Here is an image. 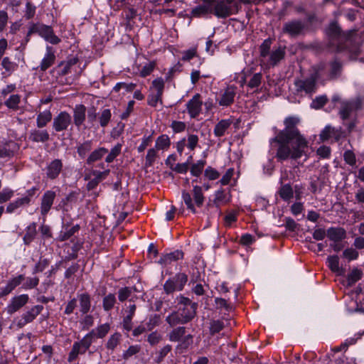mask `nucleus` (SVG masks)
I'll return each instance as SVG.
<instances>
[{"instance_id": "obj_58", "label": "nucleus", "mask_w": 364, "mask_h": 364, "mask_svg": "<svg viewBox=\"0 0 364 364\" xmlns=\"http://www.w3.org/2000/svg\"><path fill=\"white\" fill-rule=\"evenodd\" d=\"M152 87L156 93L162 95L164 88V80L161 77L154 80L152 82Z\"/></svg>"}, {"instance_id": "obj_57", "label": "nucleus", "mask_w": 364, "mask_h": 364, "mask_svg": "<svg viewBox=\"0 0 364 364\" xmlns=\"http://www.w3.org/2000/svg\"><path fill=\"white\" fill-rule=\"evenodd\" d=\"M327 102V97L325 95L316 97L311 103V107L313 109L321 108Z\"/></svg>"}, {"instance_id": "obj_21", "label": "nucleus", "mask_w": 364, "mask_h": 364, "mask_svg": "<svg viewBox=\"0 0 364 364\" xmlns=\"http://www.w3.org/2000/svg\"><path fill=\"white\" fill-rule=\"evenodd\" d=\"M183 252L182 251L175 250L173 252L163 255L161 257L159 263L164 265H168L171 264L173 262L183 259Z\"/></svg>"}, {"instance_id": "obj_61", "label": "nucleus", "mask_w": 364, "mask_h": 364, "mask_svg": "<svg viewBox=\"0 0 364 364\" xmlns=\"http://www.w3.org/2000/svg\"><path fill=\"white\" fill-rule=\"evenodd\" d=\"M156 66V63L154 61L149 62L145 64L141 70H140V75L143 77L150 75L151 72L154 70Z\"/></svg>"}, {"instance_id": "obj_16", "label": "nucleus", "mask_w": 364, "mask_h": 364, "mask_svg": "<svg viewBox=\"0 0 364 364\" xmlns=\"http://www.w3.org/2000/svg\"><path fill=\"white\" fill-rule=\"evenodd\" d=\"M198 94L195 95L187 103V109L191 117H196L201 111L202 102Z\"/></svg>"}, {"instance_id": "obj_4", "label": "nucleus", "mask_w": 364, "mask_h": 364, "mask_svg": "<svg viewBox=\"0 0 364 364\" xmlns=\"http://www.w3.org/2000/svg\"><path fill=\"white\" fill-rule=\"evenodd\" d=\"M192 195L193 199L191 193L186 191H182V198L187 208L193 213H196L197 211L195 206L201 207L205 200L203 188L197 185L194 186L192 190Z\"/></svg>"}, {"instance_id": "obj_52", "label": "nucleus", "mask_w": 364, "mask_h": 364, "mask_svg": "<svg viewBox=\"0 0 364 364\" xmlns=\"http://www.w3.org/2000/svg\"><path fill=\"white\" fill-rule=\"evenodd\" d=\"M116 302L115 296L112 294H109L103 299V308L105 311L112 309Z\"/></svg>"}, {"instance_id": "obj_10", "label": "nucleus", "mask_w": 364, "mask_h": 364, "mask_svg": "<svg viewBox=\"0 0 364 364\" xmlns=\"http://www.w3.org/2000/svg\"><path fill=\"white\" fill-rule=\"evenodd\" d=\"M29 300L28 294H21L14 296L6 308L8 314H13L24 306Z\"/></svg>"}, {"instance_id": "obj_45", "label": "nucleus", "mask_w": 364, "mask_h": 364, "mask_svg": "<svg viewBox=\"0 0 364 364\" xmlns=\"http://www.w3.org/2000/svg\"><path fill=\"white\" fill-rule=\"evenodd\" d=\"M229 200L228 193H225L223 190H218L215 192L214 203L217 206L227 203Z\"/></svg>"}, {"instance_id": "obj_41", "label": "nucleus", "mask_w": 364, "mask_h": 364, "mask_svg": "<svg viewBox=\"0 0 364 364\" xmlns=\"http://www.w3.org/2000/svg\"><path fill=\"white\" fill-rule=\"evenodd\" d=\"M320 137L322 141H326L331 137H334L338 140L339 136L336 134V130L330 126H326L324 129L321 132Z\"/></svg>"}, {"instance_id": "obj_62", "label": "nucleus", "mask_w": 364, "mask_h": 364, "mask_svg": "<svg viewBox=\"0 0 364 364\" xmlns=\"http://www.w3.org/2000/svg\"><path fill=\"white\" fill-rule=\"evenodd\" d=\"M204 175L210 181L215 180L220 176L219 172L211 166H208L205 168Z\"/></svg>"}, {"instance_id": "obj_14", "label": "nucleus", "mask_w": 364, "mask_h": 364, "mask_svg": "<svg viewBox=\"0 0 364 364\" xmlns=\"http://www.w3.org/2000/svg\"><path fill=\"white\" fill-rule=\"evenodd\" d=\"M193 311H192L189 314H188L187 315H183V318L181 314H178L176 311H173L166 318V321L171 326L173 327V326H175L180 323L183 324V323H188L191 319H193Z\"/></svg>"}, {"instance_id": "obj_36", "label": "nucleus", "mask_w": 364, "mask_h": 364, "mask_svg": "<svg viewBox=\"0 0 364 364\" xmlns=\"http://www.w3.org/2000/svg\"><path fill=\"white\" fill-rule=\"evenodd\" d=\"M186 333V328L181 326L173 328L168 334V338L170 341L179 342Z\"/></svg>"}, {"instance_id": "obj_28", "label": "nucleus", "mask_w": 364, "mask_h": 364, "mask_svg": "<svg viewBox=\"0 0 364 364\" xmlns=\"http://www.w3.org/2000/svg\"><path fill=\"white\" fill-rule=\"evenodd\" d=\"M235 88L234 87H228L221 96L219 104L221 106H228L231 105L235 96Z\"/></svg>"}, {"instance_id": "obj_48", "label": "nucleus", "mask_w": 364, "mask_h": 364, "mask_svg": "<svg viewBox=\"0 0 364 364\" xmlns=\"http://www.w3.org/2000/svg\"><path fill=\"white\" fill-rule=\"evenodd\" d=\"M206 162L205 160H199L196 163L192 164L191 167V173L193 176H199L204 168Z\"/></svg>"}, {"instance_id": "obj_43", "label": "nucleus", "mask_w": 364, "mask_h": 364, "mask_svg": "<svg viewBox=\"0 0 364 364\" xmlns=\"http://www.w3.org/2000/svg\"><path fill=\"white\" fill-rule=\"evenodd\" d=\"M193 336L191 334H188L181 339L178 342V344L176 346L177 350H180L181 351L186 350L193 344Z\"/></svg>"}, {"instance_id": "obj_20", "label": "nucleus", "mask_w": 364, "mask_h": 364, "mask_svg": "<svg viewBox=\"0 0 364 364\" xmlns=\"http://www.w3.org/2000/svg\"><path fill=\"white\" fill-rule=\"evenodd\" d=\"M109 173V170H105L104 171H92V174L94 176L91 179L87 185V188L88 190H92L97 187V186L104 180Z\"/></svg>"}, {"instance_id": "obj_64", "label": "nucleus", "mask_w": 364, "mask_h": 364, "mask_svg": "<svg viewBox=\"0 0 364 364\" xmlns=\"http://www.w3.org/2000/svg\"><path fill=\"white\" fill-rule=\"evenodd\" d=\"M162 95L154 92L151 94L148 97V104L151 107H156L158 103H161Z\"/></svg>"}, {"instance_id": "obj_47", "label": "nucleus", "mask_w": 364, "mask_h": 364, "mask_svg": "<svg viewBox=\"0 0 364 364\" xmlns=\"http://www.w3.org/2000/svg\"><path fill=\"white\" fill-rule=\"evenodd\" d=\"M121 339V334L119 333H114L108 339L106 347L108 350L113 351L117 346Z\"/></svg>"}, {"instance_id": "obj_34", "label": "nucleus", "mask_w": 364, "mask_h": 364, "mask_svg": "<svg viewBox=\"0 0 364 364\" xmlns=\"http://www.w3.org/2000/svg\"><path fill=\"white\" fill-rule=\"evenodd\" d=\"M21 96L18 94L11 95L9 98L5 100L4 105L10 109L18 110L19 104L21 103Z\"/></svg>"}, {"instance_id": "obj_13", "label": "nucleus", "mask_w": 364, "mask_h": 364, "mask_svg": "<svg viewBox=\"0 0 364 364\" xmlns=\"http://www.w3.org/2000/svg\"><path fill=\"white\" fill-rule=\"evenodd\" d=\"M19 149L17 143L14 141H0V157H11Z\"/></svg>"}, {"instance_id": "obj_17", "label": "nucleus", "mask_w": 364, "mask_h": 364, "mask_svg": "<svg viewBox=\"0 0 364 364\" xmlns=\"http://www.w3.org/2000/svg\"><path fill=\"white\" fill-rule=\"evenodd\" d=\"M213 5L210 0H203V4L195 7L191 14L194 17H200L209 14H213Z\"/></svg>"}, {"instance_id": "obj_9", "label": "nucleus", "mask_w": 364, "mask_h": 364, "mask_svg": "<svg viewBox=\"0 0 364 364\" xmlns=\"http://www.w3.org/2000/svg\"><path fill=\"white\" fill-rule=\"evenodd\" d=\"M43 309V306L42 305L33 306L31 309L23 313L21 318L17 320L16 326L18 328H21L26 324L31 323L41 313Z\"/></svg>"}, {"instance_id": "obj_31", "label": "nucleus", "mask_w": 364, "mask_h": 364, "mask_svg": "<svg viewBox=\"0 0 364 364\" xmlns=\"http://www.w3.org/2000/svg\"><path fill=\"white\" fill-rule=\"evenodd\" d=\"M30 203V198L28 196H24L21 198H18L12 203H10L6 207V212L11 213H14L18 208L28 205Z\"/></svg>"}, {"instance_id": "obj_25", "label": "nucleus", "mask_w": 364, "mask_h": 364, "mask_svg": "<svg viewBox=\"0 0 364 364\" xmlns=\"http://www.w3.org/2000/svg\"><path fill=\"white\" fill-rule=\"evenodd\" d=\"M25 279V277L23 274H20L17 277H13L9 279L6 284V285L2 288L1 294L3 295H8L10 294L17 286L21 284V282Z\"/></svg>"}, {"instance_id": "obj_27", "label": "nucleus", "mask_w": 364, "mask_h": 364, "mask_svg": "<svg viewBox=\"0 0 364 364\" xmlns=\"http://www.w3.org/2000/svg\"><path fill=\"white\" fill-rule=\"evenodd\" d=\"M79 301L80 311L82 314H87L91 307V298L87 293H83L77 295Z\"/></svg>"}, {"instance_id": "obj_46", "label": "nucleus", "mask_w": 364, "mask_h": 364, "mask_svg": "<svg viewBox=\"0 0 364 364\" xmlns=\"http://www.w3.org/2000/svg\"><path fill=\"white\" fill-rule=\"evenodd\" d=\"M82 348L80 346V345L78 343V342H75L73 344L72 350L69 353L68 358V362L71 363L77 358L78 355L84 354L85 352L82 351Z\"/></svg>"}, {"instance_id": "obj_35", "label": "nucleus", "mask_w": 364, "mask_h": 364, "mask_svg": "<svg viewBox=\"0 0 364 364\" xmlns=\"http://www.w3.org/2000/svg\"><path fill=\"white\" fill-rule=\"evenodd\" d=\"M78 60L76 58H73L66 62H62L59 64V73L61 75H65L71 72L72 67L74 66Z\"/></svg>"}, {"instance_id": "obj_55", "label": "nucleus", "mask_w": 364, "mask_h": 364, "mask_svg": "<svg viewBox=\"0 0 364 364\" xmlns=\"http://www.w3.org/2000/svg\"><path fill=\"white\" fill-rule=\"evenodd\" d=\"M157 151L155 147L149 149L147 151V154L146 156V165L148 166H151L154 163L156 157H157Z\"/></svg>"}, {"instance_id": "obj_53", "label": "nucleus", "mask_w": 364, "mask_h": 364, "mask_svg": "<svg viewBox=\"0 0 364 364\" xmlns=\"http://www.w3.org/2000/svg\"><path fill=\"white\" fill-rule=\"evenodd\" d=\"M122 149V144H117L110 151L109 154L107 156L105 161L107 163H111L114 159L120 154Z\"/></svg>"}, {"instance_id": "obj_40", "label": "nucleus", "mask_w": 364, "mask_h": 364, "mask_svg": "<svg viewBox=\"0 0 364 364\" xmlns=\"http://www.w3.org/2000/svg\"><path fill=\"white\" fill-rule=\"evenodd\" d=\"M327 263L332 272L339 274L342 272V269L339 267V258L337 255L329 256L327 258Z\"/></svg>"}, {"instance_id": "obj_1", "label": "nucleus", "mask_w": 364, "mask_h": 364, "mask_svg": "<svg viewBox=\"0 0 364 364\" xmlns=\"http://www.w3.org/2000/svg\"><path fill=\"white\" fill-rule=\"evenodd\" d=\"M299 122V117H287L284 122L285 128L272 139L279 144L276 154L279 160L297 159L306 154L308 141L296 128Z\"/></svg>"}, {"instance_id": "obj_32", "label": "nucleus", "mask_w": 364, "mask_h": 364, "mask_svg": "<svg viewBox=\"0 0 364 364\" xmlns=\"http://www.w3.org/2000/svg\"><path fill=\"white\" fill-rule=\"evenodd\" d=\"M52 119L50 110H44L37 115L36 124L39 128L44 127Z\"/></svg>"}, {"instance_id": "obj_12", "label": "nucleus", "mask_w": 364, "mask_h": 364, "mask_svg": "<svg viewBox=\"0 0 364 364\" xmlns=\"http://www.w3.org/2000/svg\"><path fill=\"white\" fill-rule=\"evenodd\" d=\"M304 28V24L301 21H291L284 24L282 31L284 33L291 37L300 35Z\"/></svg>"}, {"instance_id": "obj_7", "label": "nucleus", "mask_w": 364, "mask_h": 364, "mask_svg": "<svg viewBox=\"0 0 364 364\" xmlns=\"http://www.w3.org/2000/svg\"><path fill=\"white\" fill-rule=\"evenodd\" d=\"M316 74H311L309 77L296 79L294 81L295 91L300 95H311L316 90Z\"/></svg>"}, {"instance_id": "obj_54", "label": "nucleus", "mask_w": 364, "mask_h": 364, "mask_svg": "<svg viewBox=\"0 0 364 364\" xmlns=\"http://www.w3.org/2000/svg\"><path fill=\"white\" fill-rule=\"evenodd\" d=\"M358 256V252L353 247L346 248L343 252V257L347 259L348 261L357 259Z\"/></svg>"}, {"instance_id": "obj_24", "label": "nucleus", "mask_w": 364, "mask_h": 364, "mask_svg": "<svg viewBox=\"0 0 364 364\" xmlns=\"http://www.w3.org/2000/svg\"><path fill=\"white\" fill-rule=\"evenodd\" d=\"M232 124L230 119H221L215 126L213 133L215 136L221 137L226 134Z\"/></svg>"}, {"instance_id": "obj_38", "label": "nucleus", "mask_w": 364, "mask_h": 364, "mask_svg": "<svg viewBox=\"0 0 364 364\" xmlns=\"http://www.w3.org/2000/svg\"><path fill=\"white\" fill-rule=\"evenodd\" d=\"M78 230H79L78 225L64 228L63 230H61V232L59 235V240L60 241H65V240H68L76 232H77Z\"/></svg>"}, {"instance_id": "obj_5", "label": "nucleus", "mask_w": 364, "mask_h": 364, "mask_svg": "<svg viewBox=\"0 0 364 364\" xmlns=\"http://www.w3.org/2000/svg\"><path fill=\"white\" fill-rule=\"evenodd\" d=\"M33 33H38L46 41L57 45L60 43V38L57 36L51 26L45 24H33L28 31L27 36H29Z\"/></svg>"}, {"instance_id": "obj_59", "label": "nucleus", "mask_w": 364, "mask_h": 364, "mask_svg": "<svg viewBox=\"0 0 364 364\" xmlns=\"http://www.w3.org/2000/svg\"><path fill=\"white\" fill-rule=\"evenodd\" d=\"M39 279L38 277H28L23 284L22 288L24 289H31L37 287Z\"/></svg>"}, {"instance_id": "obj_42", "label": "nucleus", "mask_w": 364, "mask_h": 364, "mask_svg": "<svg viewBox=\"0 0 364 364\" xmlns=\"http://www.w3.org/2000/svg\"><path fill=\"white\" fill-rule=\"evenodd\" d=\"M94 333H95V331H90V333H88L87 334H86L82 339L80 341L78 342V343L80 345V346L82 347V351H85L86 352L87 350L90 348V346H91V344L92 343V341H93V337H94Z\"/></svg>"}, {"instance_id": "obj_2", "label": "nucleus", "mask_w": 364, "mask_h": 364, "mask_svg": "<svg viewBox=\"0 0 364 364\" xmlns=\"http://www.w3.org/2000/svg\"><path fill=\"white\" fill-rule=\"evenodd\" d=\"M328 35L334 39H338V50H343L347 49L351 54V58L355 57L360 52L359 47L358 46H352V41L353 40L354 32L353 31H348L346 33H343L340 27L336 23H332L330 24L328 28Z\"/></svg>"}, {"instance_id": "obj_56", "label": "nucleus", "mask_w": 364, "mask_h": 364, "mask_svg": "<svg viewBox=\"0 0 364 364\" xmlns=\"http://www.w3.org/2000/svg\"><path fill=\"white\" fill-rule=\"evenodd\" d=\"M171 346L166 345L164 346L158 353V355L155 358V362L156 363H160L164 358L168 355V353L171 350Z\"/></svg>"}, {"instance_id": "obj_51", "label": "nucleus", "mask_w": 364, "mask_h": 364, "mask_svg": "<svg viewBox=\"0 0 364 364\" xmlns=\"http://www.w3.org/2000/svg\"><path fill=\"white\" fill-rule=\"evenodd\" d=\"M109 329V324H102L93 330L95 331L94 336H96L97 338H102L108 333Z\"/></svg>"}, {"instance_id": "obj_15", "label": "nucleus", "mask_w": 364, "mask_h": 364, "mask_svg": "<svg viewBox=\"0 0 364 364\" xmlns=\"http://www.w3.org/2000/svg\"><path fill=\"white\" fill-rule=\"evenodd\" d=\"M55 196L56 194L54 191H47L46 192H45L41 198V215H43V216H46L47 215V213L49 212L52 207Z\"/></svg>"}, {"instance_id": "obj_23", "label": "nucleus", "mask_w": 364, "mask_h": 364, "mask_svg": "<svg viewBox=\"0 0 364 364\" xmlns=\"http://www.w3.org/2000/svg\"><path fill=\"white\" fill-rule=\"evenodd\" d=\"M62 168L63 164L60 160H53L47 166V176L51 179L55 178L60 173Z\"/></svg>"}, {"instance_id": "obj_29", "label": "nucleus", "mask_w": 364, "mask_h": 364, "mask_svg": "<svg viewBox=\"0 0 364 364\" xmlns=\"http://www.w3.org/2000/svg\"><path fill=\"white\" fill-rule=\"evenodd\" d=\"M29 139L33 142H46L49 139L46 130L33 129L29 134Z\"/></svg>"}, {"instance_id": "obj_60", "label": "nucleus", "mask_w": 364, "mask_h": 364, "mask_svg": "<svg viewBox=\"0 0 364 364\" xmlns=\"http://www.w3.org/2000/svg\"><path fill=\"white\" fill-rule=\"evenodd\" d=\"M141 348L139 346H131L129 347V348L125 350L122 354V358L125 360L129 359L132 355H136L138 353L140 350Z\"/></svg>"}, {"instance_id": "obj_30", "label": "nucleus", "mask_w": 364, "mask_h": 364, "mask_svg": "<svg viewBox=\"0 0 364 364\" xmlns=\"http://www.w3.org/2000/svg\"><path fill=\"white\" fill-rule=\"evenodd\" d=\"M86 107L82 105H76L74 109V122L77 127L80 126L85 119Z\"/></svg>"}, {"instance_id": "obj_19", "label": "nucleus", "mask_w": 364, "mask_h": 364, "mask_svg": "<svg viewBox=\"0 0 364 364\" xmlns=\"http://www.w3.org/2000/svg\"><path fill=\"white\" fill-rule=\"evenodd\" d=\"M46 50V52L40 64V69L42 71H45L50 68L54 63L55 60V55L53 48L47 46Z\"/></svg>"}, {"instance_id": "obj_37", "label": "nucleus", "mask_w": 364, "mask_h": 364, "mask_svg": "<svg viewBox=\"0 0 364 364\" xmlns=\"http://www.w3.org/2000/svg\"><path fill=\"white\" fill-rule=\"evenodd\" d=\"M36 233V223H32L26 228V233L23 238L24 243L29 245L34 240Z\"/></svg>"}, {"instance_id": "obj_44", "label": "nucleus", "mask_w": 364, "mask_h": 364, "mask_svg": "<svg viewBox=\"0 0 364 364\" xmlns=\"http://www.w3.org/2000/svg\"><path fill=\"white\" fill-rule=\"evenodd\" d=\"M294 192L289 184L282 186L279 190V196L284 200H289L293 198Z\"/></svg>"}, {"instance_id": "obj_6", "label": "nucleus", "mask_w": 364, "mask_h": 364, "mask_svg": "<svg viewBox=\"0 0 364 364\" xmlns=\"http://www.w3.org/2000/svg\"><path fill=\"white\" fill-rule=\"evenodd\" d=\"M213 12L218 18H227L237 10L236 0H214Z\"/></svg>"}, {"instance_id": "obj_33", "label": "nucleus", "mask_w": 364, "mask_h": 364, "mask_svg": "<svg viewBox=\"0 0 364 364\" xmlns=\"http://www.w3.org/2000/svg\"><path fill=\"white\" fill-rule=\"evenodd\" d=\"M171 146V140L168 135L162 134L159 136L155 143V148L158 150L166 151Z\"/></svg>"}, {"instance_id": "obj_50", "label": "nucleus", "mask_w": 364, "mask_h": 364, "mask_svg": "<svg viewBox=\"0 0 364 364\" xmlns=\"http://www.w3.org/2000/svg\"><path fill=\"white\" fill-rule=\"evenodd\" d=\"M362 277V272L358 269H353L348 275V284L351 286L360 280Z\"/></svg>"}, {"instance_id": "obj_11", "label": "nucleus", "mask_w": 364, "mask_h": 364, "mask_svg": "<svg viewBox=\"0 0 364 364\" xmlns=\"http://www.w3.org/2000/svg\"><path fill=\"white\" fill-rule=\"evenodd\" d=\"M71 124V116L66 112H60L53 122V127L56 132L66 130Z\"/></svg>"}, {"instance_id": "obj_8", "label": "nucleus", "mask_w": 364, "mask_h": 364, "mask_svg": "<svg viewBox=\"0 0 364 364\" xmlns=\"http://www.w3.org/2000/svg\"><path fill=\"white\" fill-rule=\"evenodd\" d=\"M188 281L185 273H178L172 278L166 280L164 284L166 294H170L175 291H181Z\"/></svg>"}, {"instance_id": "obj_22", "label": "nucleus", "mask_w": 364, "mask_h": 364, "mask_svg": "<svg viewBox=\"0 0 364 364\" xmlns=\"http://www.w3.org/2000/svg\"><path fill=\"white\" fill-rule=\"evenodd\" d=\"M327 237L330 240L338 242L346 237V231L343 228H330L327 230Z\"/></svg>"}, {"instance_id": "obj_26", "label": "nucleus", "mask_w": 364, "mask_h": 364, "mask_svg": "<svg viewBox=\"0 0 364 364\" xmlns=\"http://www.w3.org/2000/svg\"><path fill=\"white\" fill-rule=\"evenodd\" d=\"M1 65L4 69V71L1 73L4 77L10 76L18 68V65L15 62L11 61L9 57L3 58Z\"/></svg>"}, {"instance_id": "obj_49", "label": "nucleus", "mask_w": 364, "mask_h": 364, "mask_svg": "<svg viewBox=\"0 0 364 364\" xmlns=\"http://www.w3.org/2000/svg\"><path fill=\"white\" fill-rule=\"evenodd\" d=\"M92 141H86L77 146V154L81 158H85L87 154L92 149Z\"/></svg>"}, {"instance_id": "obj_39", "label": "nucleus", "mask_w": 364, "mask_h": 364, "mask_svg": "<svg viewBox=\"0 0 364 364\" xmlns=\"http://www.w3.org/2000/svg\"><path fill=\"white\" fill-rule=\"evenodd\" d=\"M107 149L101 147L93 151L87 159V163L90 164L96 161L100 160L105 154L107 153Z\"/></svg>"}, {"instance_id": "obj_3", "label": "nucleus", "mask_w": 364, "mask_h": 364, "mask_svg": "<svg viewBox=\"0 0 364 364\" xmlns=\"http://www.w3.org/2000/svg\"><path fill=\"white\" fill-rule=\"evenodd\" d=\"M272 41L268 38L259 47L261 63L267 67H274L285 56V48L278 46L271 50Z\"/></svg>"}, {"instance_id": "obj_63", "label": "nucleus", "mask_w": 364, "mask_h": 364, "mask_svg": "<svg viewBox=\"0 0 364 364\" xmlns=\"http://www.w3.org/2000/svg\"><path fill=\"white\" fill-rule=\"evenodd\" d=\"M162 340V336L157 331L151 333L147 337V341L151 346L158 344Z\"/></svg>"}, {"instance_id": "obj_18", "label": "nucleus", "mask_w": 364, "mask_h": 364, "mask_svg": "<svg viewBox=\"0 0 364 364\" xmlns=\"http://www.w3.org/2000/svg\"><path fill=\"white\" fill-rule=\"evenodd\" d=\"M361 100L357 99L355 101L345 102L343 104L342 107L340 110V115L342 119H346L349 117L350 113L355 109L360 108Z\"/></svg>"}]
</instances>
